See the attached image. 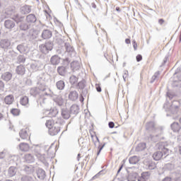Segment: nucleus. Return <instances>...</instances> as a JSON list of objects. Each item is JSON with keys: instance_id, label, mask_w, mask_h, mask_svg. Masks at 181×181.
I'll return each mask as SVG.
<instances>
[{"instance_id": "obj_11", "label": "nucleus", "mask_w": 181, "mask_h": 181, "mask_svg": "<svg viewBox=\"0 0 181 181\" xmlns=\"http://www.w3.org/2000/svg\"><path fill=\"white\" fill-rule=\"evenodd\" d=\"M171 129L173 132H179L181 129L180 124L177 122H174L171 124Z\"/></svg>"}, {"instance_id": "obj_15", "label": "nucleus", "mask_w": 181, "mask_h": 181, "mask_svg": "<svg viewBox=\"0 0 181 181\" xmlns=\"http://www.w3.org/2000/svg\"><path fill=\"white\" fill-rule=\"evenodd\" d=\"M13 95H9L6 96V98H4V102L8 105H11L12 104V103H13Z\"/></svg>"}, {"instance_id": "obj_29", "label": "nucleus", "mask_w": 181, "mask_h": 181, "mask_svg": "<svg viewBox=\"0 0 181 181\" xmlns=\"http://www.w3.org/2000/svg\"><path fill=\"white\" fill-rule=\"evenodd\" d=\"M76 81H77V79L76 78V77L72 76L70 78V83L71 84H74L76 83Z\"/></svg>"}, {"instance_id": "obj_40", "label": "nucleus", "mask_w": 181, "mask_h": 181, "mask_svg": "<svg viewBox=\"0 0 181 181\" xmlns=\"http://www.w3.org/2000/svg\"><path fill=\"white\" fill-rule=\"evenodd\" d=\"M141 146H144V148L146 146V144L145 143H142V144H140Z\"/></svg>"}, {"instance_id": "obj_34", "label": "nucleus", "mask_w": 181, "mask_h": 181, "mask_svg": "<svg viewBox=\"0 0 181 181\" xmlns=\"http://www.w3.org/2000/svg\"><path fill=\"white\" fill-rule=\"evenodd\" d=\"M125 43H127V45H131V40H129V38H127L125 40Z\"/></svg>"}, {"instance_id": "obj_14", "label": "nucleus", "mask_w": 181, "mask_h": 181, "mask_svg": "<svg viewBox=\"0 0 181 181\" xmlns=\"http://www.w3.org/2000/svg\"><path fill=\"white\" fill-rule=\"evenodd\" d=\"M37 176L38 179H45V177L46 176V172H45V170L42 169H39L37 171Z\"/></svg>"}, {"instance_id": "obj_41", "label": "nucleus", "mask_w": 181, "mask_h": 181, "mask_svg": "<svg viewBox=\"0 0 181 181\" xmlns=\"http://www.w3.org/2000/svg\"><path fill=\"white\" fill-rule=\"evenodd\" d=\"M81 158V154L78 153V157H77L78 160H80V158Z\"/></svg>"}, {"instance_id": "obj_32", "label": "nucleus", "mask_w": 181, "mask_h": 181, "mask_svg": "<svg viewBox=\"0 0 181 181\" xmlns=\"http://www.w3.org/2000/svg\"><path fill=\"white\" fill-rule=\"evenodd\" d=\"M114 127H115V124L114 123V122H109V127L114 128Z\"/></svg>"}, {"instance_id": "obj_45", "label": "nucleus", "mask_w": 181, "mask_h": 181, "mask_svg": "<svg viewBox=\"0 0 181 181\" xmlns=\"http://www.w3.org/2000/svg\"><path fill=\"white\" fill-rule=\"evenodd\" d=\"M62 115H64V112L62 113Z\"/></svg>"}, {"instance_id": "obj_21", "label": "nucleus", "mask_w": 181, "mask_h": 181, "mask_svg": "<svg viewBox=\"0 0 181 181\" xmlns=\"http://www.w3.org/2000/svg\"><path fill=\"white\" fill-rule=\"evenodd\" d=\"M57 71L60 76H64V74H66V67L59 66L57 69Z\"/></svg>"}, {"instance_id": "obj_27", "label": "nucleus", "mask_w": 181, "mask_h": 181, "mask_svg": "<svg viewBox=\"0 0 181 181\" xmlns=\"http://www.w3.org/2000/svg\"><path fill=\"white\" fill-rule=\"evenodd\" d=\"M155 168H156V164H155V163L151 162L148 164V169L151 170H152V169H155Z\"/></svg>"}, {"instance_id": "obj_16", "label": "nucleus", "mask_w": 181, "mask_h": 181, "mask_svg": "<svg viewBox=\"0 0 181 181\" xmlns=\"http://www.w3.org/2000/svg\"><path fill=\"white\" fill-rule=\"evenodd\" d=\"M21 105H28L29 104V98L28 96H23L20 100Z\"/></svg>"}, {"instance_id": "obj_10", "label": "nucleus", "mask_w": 181, "mask_h": 181, "mask_svg": "<svg viewBox=\"0 0 181 181\" xmlns=\"http://www.w3.org/2000/svg\"><path fill=\"white\" fill-rule=\"evenodd\" d=\"M139 160H140L139 157L136 156L130 157L129 159V163H131V165H136V163H139Z\"/></svg>"}, {"instance_id": "obj_5", "label": "nucleus", "mask_w": 181, "mask_h": 181, "mask_svg": "<svg viewBox=\"0 0 181 181\" xmlns=\"http://www.w3.org/2000/svg\"><path fill=\"white\" fill-rule=\"evenodd\" d=\"M26 21H27V23H28L29 25H32V23H35V22L37 21V18H36V16L33 14H29L26 17Z\"/></svg>"}, {"instance_id": "obj_23", "label": "nucleus", "mask_w": 181, "mask_h": 181, "mask_svg": "<svg viewBox=\"0 0 181 181\" xmlns=\"http://www.w3.org/2000/svg\"><path fill=\"white\" fill-rule=\"evenodd\" d=\"M40 50L42 53H46L49 49H47V45H40Z\"/></svg>"}, {"instance_id": "obj_37", "label": "nucleus", "mask_w": 181, "mask_h": 181, "mask_svg": "<svg viewBox=\"0 0 181 181\" xmlns=\"http://www.w3.org/2000/svg\"><path fill=\"white\" fill-rule=\"evenodd\" d=\"M122 168H124V165H122L119 167V170H118V171H117V173H119V172H121V170H122Z\"/></svg>"}, {"instance_id": "obj_35", "label": "nucleus", "mask_w": 181, "mask_h": 181, "mask_svg": "<svg viewBox=\"0 0 181 181\" xmlns=\"http://www.w3.org/2000/svg\"><path fill=\"white\" fill-rule=\"evenodd\" d=\"M103 148H104V145L98 146L99 151H98V154H99L100 152H101V151H103Z\"/></svg>"}, {"instance_id": "obj_8", "label": "nucleus", "mask_w": 181, "mask_h": 181, "mask_svg": "<svg viewBox=\"0 0 181 181\" xmlns=\"http://www.w3.org/2000/svg\"><path fill=\"white\" fill-rule=\"evenodd\" d=\"M4 26L6 29H13V28H15V23L13 21L7 20L4 23Z\"/></svg>"}, {"instance_id": "obj_28", "label": "nucleus", "mask_w": 181, "mask_h": 181, "mask_svg": "<svg viewBox=\"0 0 181 181\" xmlns=\"http://www.w3.org/2000/svg\"><path fill=\"white\" fill-rule=\"evenodd\" d=\"M4 88H5V83H4V81H0V91L4 90Z\"/></svg>"}, {"instance_id": "obj_43", "label": "nucleus", "mask_w": 181, "mask_h": 181, "mask_svg": "<svg viewBox=\"0 0 181 181\" xmlns=\"http://www.w3.org/2000/svg\"><path fill=\"white\" fill-rule=\"evenodd\" d=\"M70 117V115H67L66 116H64V118H69Z\"/></svg>"}, {"instance_id": "obj_36", "label": "nucleus", "mask_w": 181, "mask_h": 181, "mask_svg": "<svg viewBox=\"0 0 181 181\" xmlns=\"http://www.w3.org/2000/svg\"><path fill=\"white\" fill-rule=\"evenodd\" d=\"M163 181H172V178L167 177L163 180Z\"/></svg>"}, {"instance_id": "obj_7", "label": "nucleus", "mask_w": 181, "mask_h": 181, "mask_svg": "<svg viewBox=\"0 0 181 181\" xmlns=\"http://www.w3.org/2000/svg\"><path fill=\"white\" fill-rule=\"evenodd\" d=\"M1 78L4 81H11L12 80V74L11 72H5L1 75Z\"/></svg>"}, {"instance_id": "obj_3", "label": "nucleus", "mask_w": 181, "mask_h": 181, "mask_svg": "<svg viewBox=\"0 0 181 181\" xmlns=\"http://www.w3.org/2000/svg\"><path fill=\"white\" fill-rule=\"evenodd\" d=\"M20 137L21 139L30 141V130L26 127L23 129L19 132Z\"/></svg>"}, {"instance_id": "obj_38", "label": "nucleus", "mask_w": 181, "mask_h": 181, "mask_svg": "<svg viewBox=\"0 0 181 181\" xmlns=\"http://www.w3.org/2000/svg\"><path fill=\"white\" fill-rule=\"evenodd\" d=\"M4 119V115H2V113H0V121L1 119Z\"/></svg>"}, {"instance_id": "obj_4", "label": "nucleus", "mask_w": 181, "mask_h": 181, "mask_svg": "<svg viewBox=\"0 0 181 181\" xmlns=\"http://www.w3.org/2000/svg\"><path fill=\"white\" fill-rule=\"evenodd\" d=\"M18 148L21 152H28L30 149V146L28 143H21Z\"/></svg>"}, {"instance_id": "obj_25", "label": "nucleus", "mask_w": 181, "mask_h": 181, "mask_svg": "<svg viewBox=\"0 0 181 181\" xmlns=\"http://www.w3.org/2000/svg\"><path fill=\"white\" fill-rule=\"evenodd\" d=\"M11 113L13 115L18 116L19 114H21V110L19 109L14 108L11 110Z\"/></svg>"}, {"instance_id": "obj_33", "label": "nucleus", "mask_w": 181, "mask_h": 181, "mask_svg": "<svg viewBox=\"0 0 181 181\" xmlns=\"http://www.w3.org/2000/svg\"><path fill=\"white\" fill-rule=\"evenodd\" d=\"M158 23H160V25H163V23H165V20L160 18L158 20Z\"/></svg>"}, {"instance_id": "obj_17", "label": "nucleus", "mask_w": 181, "mask_h": 181, "mask_svg": "<svg viewBox=\"0 0 181 181\" xmlns=\"http://www.w3.org/2000/svg\"><path fill=\"white\" fill-rule=\"evenodd\" d=\"M69 97L70 100L74 101V100H77V98H78V93H77L76 91H72L69 93Z\"/></svg>"}, {"instance_id": "obj_30", "label": "nucleus", "mask_w": 181, "mask_h": 181, "mask_svg": "<svg viewBox=\"0 0 181 181\" xmlns=\"http://www.w3.org/2000/svg\"><path fill=\"white\" fill-rule=\"evenodd\" d=\"M132 43H133V47L134 50H136L138 49V44L136 43V41L133 40Z\"/></svg>"}, {"instance_id": "obj_13", "label": "nucleus", "mask_w": 181, "mask_h": 181, "mask_svg": "<svg viewBox=\"0 0 181 181\" xmlns=\"http://www.w3.org/2000/svg\"><path fill=\"white\" fill-rule=\"evenodd\" d=\"M56 104L59 105V107H62V105H64V99L62 96H58L54 100Z\"/></svg>"}, {"instance_id": "obj_6", "label": "nucleus", "mask_w": 181, "mask_h": 181, "mask_svg": "<svg viewBox=\"0 0 181 181\" xmlns=\"http://www.w3.org/2000/svg\"><path fill=\"white\" fill-rule=\"evenodd\" d=\"M26 71V69L23 65H20L17 66L16 69V73H17L19 76H23Z\"/></svg>"}, {"instance_id": "obj_22", "label": "nucleus", "mask_w": 181, "mask_h": 181, "mask_svg": "<svg viewBox=\"0 0 181 181\" xmlns=\"http://www.w3.org/2000/svg\"><path fill=\"white\" fill-rule=\"evenodd\" d=\"M21 181H35V179L29 175H24L21 177Z\"/></svg>"}, {"instance_id": "obj_44", "label": "nucleus", "mask_w": 181, "mask_h": 181, "mask_svg": "<svg viewBox=\"0 0 181 181\" xmlns=\"http://www.w3.org/2000/svg\"><path fill=\"white\" fill-rule=\"evenodd\" d=\"M105 57H107L108 55L107 54H105Z\"/></svg>"}, {"instance_id": "obj_18", "label": "nucleus", "mask_w": 181, "mask_h": 181, "mask_svg": "<svg viewBox=\"0 0 181 181\" xmlns=\"http://www.w3.org/2000/svg\"><path fill=\"white\" fill-rule=\"evenodd\" d=\"M51 63L54 65L59 64V63H60V58L57 56H53L51 58Z\"/></svg>"}, {"instance_id": "obj_31", "label": "nucleus", "mask_w": 181, "mask_h": 181, "mask_svg": "<svg viewBox=\"0 0 181 181\" xmlns=\"http://www.w3.org/2000/svg\"><path fill=\"white\" fill-rule=\"evenodd\" d=\"M136 62H141V60H142V55L138 54V55L136 57Z\"/></svg>"}, {"instance_id": "obj_39", "label": "nucleus", "mask_w": 181, "mask_h": 181, "mask_svg": "<svg viewBox=\"0 0 181 181\" xmlns=\"http://www.w3.org/2000/svg\"><path fill=\"white\" fill-rule=\"evenodd\" d=\"M138 181H145V179L144 177H140Z\"/></svg>"}, {"instance_id": "obj_24", "label": "nucleus", "mask_w": 181, "mask_h": 181, "mask_svg": "<svg viewBox=\"0 0 181 181\" xmlns=\"http://www.w3.org/2000/svg\"><path fill=\"white\" fill-rule=\"evenodd\" d=\"M128 181H135L136 180V174H130L127 177Z\"/></svg>"}, {"instance_id": "obj_42", "label": "nucleus", "mask_w": 181, "mask_h": 181, "mask_svg": "<svg viewBox=\"0 0 181 181\" xmlns=\"http://www.w3.org/2000/svg\"><path fill=\"white\" fill-rule=\"evenodd\" d=\"M116 11H117V12H119V11H120L119 7H116Z\"/></svg>"}, {"instance_id": "obj_20", "label": "nucleus", "mask_w": 181, "mask_h": 181, "mask_svg": "<svg viewBox=\"0 0 181 181\" xmlns=\"http://www.w3.org/2000/svg\"><path fill=\"white\" fill-rule=\"evenodd\" d=\"M15 175H16V168L15 167H10L8 169V175L10 177H13Z\"/></svg>"}, {"instance_id": "obj_9", "label": "nucleus", "mask_w": 181, "mask_h": 181, "mask_svg": "<svg viewBox=\"0 0 181 181\" xmlns=\"http://www.w3.org/2000/svg\"><path fill=\"white\" fill-rule=\"evenodd\" d=\"M52 31L49 30H45L42 33V37L43 39H50L52 37Z\"/></svg>"}, {"instance_id": "obj_2", "label": "nucleus", "mask_w": 181, "mask_h": 181, "mask_svg": "<svg viewBox=\"0 0 181 181\" xmlns=\"http://www.w3.org/2000/svg\"><path fill=\"white\" fill-rule=\"evenodd\" d=\"M158 151L153 153V159L154 160H160L163 158V155H166L169 152V149L165 147L163 143H158L157 144Z\"/></svg>"}, {"instance_id": "obj_1", "label": "nucleus", "mask_w": 181, "mask_h": 181, "mask_svg": "<svg viewBox=\"0 0 181 181\" xmlns=\"http://www.w3.org/2000/svg\"><path fill=\"white\" fill-rule=\"evenodd\" d=\"M45 125L48 128V132L52 136L57 135L60 132V127H59V122L57 119H50L47 120Z\"/></svg>"}, {"instance_id": "obj_26", "label": "nucleus", "mask_w": 181, "mask_h": 181, "mask_svg": "<svg viewBox=\"0 0 181 181\" xmlns=\"http://www.w3.org/2000/svg\"><path fill=\"white\" fill-rule=\"evenodd\" d=\"M95 87L98 93H101V83H95Z\"/></svg>"}, {"instance_id": "obj_19", "label": "nucleus", "mask_w": 181, "mask_h": 181, "mask_svg": "<svg viewBox=\"0 0 181 181\" xmlns=\"http://www.w3.org/2000/svg\"><path fill=\"white\" fill-rule=\"evenodd\" d=\"M56 86L58 90H64L65 84L64 81H57Z\"/></svg>"}, {"instance_id": "obj_12", "label": "nucleus", "mask_w": 181, "mask_h": 181, "mask_svg": "<svg viewBox=\"0 0 181 181\" xmlns=\"http://www.w3.org/2000/svg\"><path fill=\"white\" fill-rule=\"evenodd\" d=\"M24 160L27 162V163H33V162H35V158H33V156L31 154H26L24 156Z\"/></svg>"}]
</instances>
